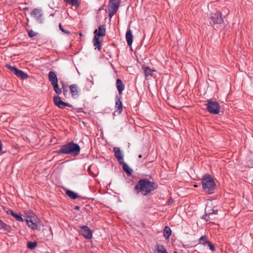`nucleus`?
Segmentation results:
<instances>
[{
    "instance_id": "nucleus-11",
    "label": "nucleus",
    "mask_w": 253,
    "mask_h": 253,
    "mask_svg": "<svg viewBox=\"0 0 253 253\" xmlns=\"http://www.w3.org/2000/svg\"><path fill=\"white\" fill-rule=\"evenodd\" d=\"M31 16L35 18L37 22L40 23L42 22V14L40 9L35 8L31 12Z\"/></svg>"
},
{
    "instance_id": "nucleus-4",
    "label": "nucleus",
    "mask_w": 253,
    "mask_h": 253,
    "mask_svg": "<svg viewBox=\"0 0 253 253\" xmlns=\"http://www.w3.org/2000/svg\"><path fill=\"white\" fill-rule=\"evenodd\" d=\"M28 226L32 230H40L42 223L39 218L34 213L26 219Z\"/></svg>"
},
{
    "instance_id": "nucleus-30",
    "label": "nucleus",
    "mask_w": 253,
    "mask_h": 253,
    "mask_svg": "<svg viewBox=\"0 0 253 253\" xmlns=\"http://www.w3.org/2000/svg\"><path fill=\"white\" fill-rule=\"evenodd\" d=\"M17 220L19 221H23V219L22 217H21V214H17Z\"/></svg>"
},
{
    "instance_id": "nucleus-2",
    "label": "nucleus",
    "mask_w": 253,
    "mask_h": 253,
    "mask_svg": "<svg viewBox=\"0 0 253 253\" xmlns=\"http://www.w3.org/2000/svg\"><path fill=\"white\" fill-rule=\"evenodd\" d=\"M81 151L80 146L74 142H69L60 146V149L56 151L58 154H68L72 156L78 155Z\"/></svg>"
},
{
    "instance_id": "nucleus-25",
    "label": "nucleus",
    "mask_w": 253,
    "mask_h": 253,
    "mask_svg": "<svg viewBox=\"0 0 253 253\" xmlns=\"http://www.w3.org/2000/svg\"><path fill=\"white\" fill-rule=\"evenodd\" d=\"M53 89L54 91L57 94H60L62 93V90L61 88L59 87L58 83L52 84Z\"/></svg>"
},
{
    "instance_id": "nucleus-28",
    "label": "nucleus",
    "mask_w": 253,
    "mask_h": 253,
    "mask_svg": "<svg viewBox=\"0 0 253 253\" xmlns=\"http://www.w3.org/2000/svg\"><path fill=\"white\" fill-rule=\"evenodd\" d=\"M6 66L15 75H16V67L15 66H12L7 64Z\"/></svg>"
},
{
    "instance_id": "nucleus-40",
    "label": "nucleus",
    "mask_w": 253,
    "mask_h": 253,
    "mask_svg": "<svg viewBox=\"0 0 253 253\" xmlns=\"http://www.w3.org/2000/svg\"><path fill=\"white\" fill-rule=\"evenodd\" d=\"M252 165L253 166V162H252Z\"/></svg>"
},
{
    "instance_id": "nucleus-23",
    "label": "nucleus",
    "mask_w": 253,
    "mask_h": 253,
    "mask_svg": "<svg viewBox=\"0 0 253 253\" xmlns=\"http://www.w3.org/2000/svg\"><path fill=\"white\" fill-rule=\"evenodd\" d=\"M171 233V231L170 228L168 226H166L164 230V236L166 239H169Z\"/></svg>"
},
{
    "instance_id": "nucleus-15",
    "label": "nucleus",
    "mask_w": 253,
    "mask_h": 253,
    "mask_svg": "<svg viewBox=\"0 0 253 253\" xmlns=\"http://www.w3.org/2000/svg\"><path fill=\"white\" fill-rule=\"evenodd\" d=\"M48 76L49 81L50 82L52 85L58 83L57 76L54 72L50 71Z\"/></svg>"
},
{
    "instance_id": "nucleus-29",
    "label": "nucleus",
    "mask_w": 253,
    "mask_h": 253,
    "mask_svg": "<svg viewBox=\"0 0 253 253\" xmlns=\"http://www.w3.org/2000/svg\"><path fill=\"white\" fill-rule=\"evenodd\" d=\"M6 212L8 214H11L14 217L16 218V212H15L11 210H7L6 211Z\"/></svg>"
},
{
    "instance_id": "nucleus-27",
    "label": "nucleus",
    "mask_w": 253,
    "mask_h": 253,
    "mask_svg": "<svg viewBox=\"0 0 253 253\" xmlns=\"http://www.w3.org/2000/svg\"><path fill=\"white\" fill-rule=\"evenodd\" d=\"M37 246L36 242H29L27 243V247L28 248L33 250L35 249Z\"/></svg>"
},
{
    "instance_id": "nucleus-20",
    "label": "nucleus",
    "mask_w": 253,
    "mask_h": 253,
    "mask_svg": "<svg viewBox=\"0 0 253 253\" xmlns=\"http://www.w3.org/2000/svg\"><path fill=\"white\" fill-rule=\"evenodd\" d=\"M123 164V168L124 171L128 175H131L132 170L124 162L122 163Z\"/></svg>"
},
{
    "instance_id": "nucleus-10",
    "label": "nucleus",
    "mask_w": 253,
    "mask_h": 253,
    "mask_svg": "<svg viewBox=\"0 0 253 253\" xmlns=\"http://www.w3.org/2000/svg\"><path fill=\"white\" fill-rule=\"evenodd\" d=\"M211 18L214 24H220L223 22L221 13L220 12H217L215 13H212L211 15Z\"/></svg>"
},
{
    "instance_id": "nucleus-35",
    "label": "nucleus",
    "mask_w": 253,
    "mask_h": 253,
    "mask_svg": "<svg viewBox=\"0 0 253 253\" xmlns=\"http://www.w3.org/2000/svg\"><path fill=\"white\" fill-rule=\"evenodd\" d=\"M59 29L61 30L62 29H63V28L62 27V25H61V24H59Z\"/></svg>"
},
{
    "instance_id": "nucleus-41",
    "label": "nucleus",
    "mask_w": 253,
    "mask_h": 253,
    "mask_svg": "<svg viewBox=\"0 0 253 253\" xmlns=\"http://www.w3.org/2000/svg\"><path fill=\"white\" fill-rule=\"evenodd\" d=\"M174 253H177V252H174Z\"/></svg>"
},
{
    "instance_id": "nucleus-33",
    "label": "nucleus",
    "mask_w": 253,
    "mask_h": 253,
    "mask_svg": "<svg viewBox=\"0 0 253 253\" xmlns=\"http://www.w3.org/2000/svg\"><path fill=\"white\" fill-rule=\"evenodd\" d=\"M61 31L65 34H70V32L69 31L65 30L64 28L62 29Z\"/></svg>"
},
{
    "instance_id": "nucleus-34",
    "label": "nucleus",
    "mask_w": 253,
    "mask_h": 253,
    "mask_svg": "<svg viewBox=\"0 0 253 253\" xmlns=\"http://www.w3.org/2000/svg\"><path fill=\"white\" fill-rule=\"evenodd\" d=\"M2 150V143H1V141L0 140V152Z\"/></svg>"
},
{
    "instance_id": "nucleus-17",
    "label": "nucleus",
    "mask_w": 253,
    "mask_h": 253,
    "mask_svg": "<svg viewBox=\"0 0 253 253\" xmlns=\"http://www.w3.org/2000/svg\"><path fill=\"white\" fill-rule=\"evenodd\" d=\"M116 87L117 88L119 94L121 95L122 94L123 91L125 89V85L123 84L122 81L120 79H118L117 80Z\"/></svg>"
},
{
    "instance_id": "nucleus-13",
    "label": "nucleus",
    "mask_w": 253,
    "mask_h": 253,
    "mask_svg": "<svg viewBox=\"0 0 253 253\" xmlns=\"http://www.w3.org/2000/svg\"><path fill=\"white\" fill-rule=\"evenodd\" d=\"M115 109L116 111L114 112L117 113L118 115H120L123 111V105L122 101L120 100V97L117 95L115 97Z\"/></svg>"
},
{
    "instance_id": "nucleus-39",
    "label": "nucleus",
    "mask_w": 253,
    "mask_h": 253,
    "mask_svg": "<svg viewBox=\"0 0 253 253\" xmlns=\"http://www.w3.org/2000/svg\"><path fill=\"white\" fill-rule=\"evenodd\" d=\"M217 212V211H216L215 213H214V214H215Z\"/></svg>"
},
{
    "instance_id": "nucleus-19",
    "label": "nucleus",
    "mask_w": 253,
    "mask_h": 253,
    "mask_svg": "<svg viewBox=\"0 0 253 253\" xmlns=\"http://www.w3.org/2000/svg\"><path fill=\"white\" fill-rule=\"evenodd\" d=\"M69 88L72 96L74 97L78 95L79 89L77 85L71 84L69 86Z\"/></svg>"
},
{
    "instance_id": "nucleus-22",
    "label": "nucleus",
    "mask_w": 253,
    "mask_h": 253,
    "mask_svg": "<svg viewBox=\"0 0 253 253\" xmlns=\"http://www.w3.org/2000/svg\"><path fill=\"white\" fill-rule=\"evenodd\" d=\"M17 77H19L22 79H26L28 77V75L22 71L17 69Z\"/></svg>"
},
{
    "instance_id": "nucleus-5",
    "label": "nucleus",
    "mask_w": 253,
    "mask_h": 253,
    "mask_svg": "<svg viewBox=\"0 0 253 253\" xmlns=\"http://www.w3.org/2000/svg\"><path fill=\"white\" fill-rule=\"evenodd\" d=\"M94 36L93 39L94 46L99 50L101 49L100 42L99 41V37H103L105 35L106 29L104 25H100L98 27V30H95Z\"/></svg>"
},
{
    "instance_id": "nucleus-16",
    "label": "nucleus",
    "mask_w": 253,
    "mask_h": 253,
    "mask_svg": "<svg viewBox=\"0 0 253 253\" xmlns=\"http://www.w3.org/2000/svg\"><path fill=\"white\" fill-rule=\"evenodd\" d=\"M126 38L127 44L130 46L132 44L133 41V35L132 34V31L130 29L126 31Z\"/></svg>"
},
{
    "instance_id": "nucleus-8",
    "label": "nucleus",
    "mask_w": 253,
    "mask_h": 253,
    "mask_svg": "<svg viewBox=\"0 0 253 253\" xmlns=\"http://www.w3.org/2000/svg\"><path fill=\"white\" fill-rule=\"evenodd\" d=\"M54 104L60 109H63L66 106L71 107L72 105L62 101L61 97L58 95L54 96L53 98Z\"/></svg>"
},
{
    "instance_id": "nucleus-38",
    "label": "nucleus",
    "mask_w": 253,
    "mask_h": 253,
    "mask_svg": "<svg viewBox=\"0 0 253 253\" xmlns=\"http://www.w3.org/2000/svg\"><path fill=\"white\" fill-rule=\"evenodd\" d=\"M208 214H209V215H211V214H212V213H211V212H210V213H209Z\"/></svg>"
},
{
    "instance_id": "nucleus-32",
    "label": "nucleus",
    "mask_w": 253,
    "mask_h": 253,
    "mask_svg": "<svg viewBox=\"0 0 253 253\" xmlns=\"http://www.w3.org/2000/svg\"><path fill=\"white\" fill-rule=\"evenodd\" d=\"M36 33L35 32H34V31H31L29 33V36L30 37H33L34 36H36Z\"/></svg>"
},
{
    "instance_id": "nucleus-26",
    "label": "nucleus",
    "mask_w": 253,
    "mask_h": 253,
    "mask_svg": "<svg viewBox=\"0 0 253 253\" xmlns=\"http://www.w3.org/2000/svg\"><path fill=\"white\" fill-rule=\"evenodd\" d=\"M67 3L72 5L78 6L79 3L78 0H64Z\"/></svg>"
},
{
    "instance_id": "nucleus-21",
    "label": "nucleus",
    "mask_w": 253,
    "mask_h": 253,
    "mask_svg": "<svg viewBox=\"0 0 253 253\" xmlns=\"http://www.w3.org/2000/svg\"><path fill=\"white\" fill-rule=\"evenodd\" d=\"M155 253H168L166 249L162 245H157Z\"/></svg>"
},
{
    "instance_id": "nucleus-14",
    "label": "nucleus",
    "mask_w": 253,
    "mask_h": 253,
    "mask_svg": "<svg viewBox=\"0 0 253 253\" xmlns=\"http://www.w3.org/2000/svg\"><path fill=\"white\" fill-rule=\"evenodd\" d=\"M114 152L115 157L120 164L124 162L123 155L120 149L118 147L114 148Z\"/></svg>"
},
{
    "instance_id": "nucleus-18",
    "label": "nucleus",
    "mask_w": 253,
    "mask_h": 253,
    "mask_svg": "<svg viewBox=\"0 0 253 253\" xmlns=\"http://www.w3.org/2000/svg\"><path fill=\"white\" fill-rule=\"evenodd\" d=\"M142 69L144 71L145 76L147 78L151 77L153 75V72L156 71V70L154 69H151L150 68L144 66H142Z\"/></svg>"
},
{
    "instance_id": "nucleus-36",
    "label": "nucleus",
    "mask_w": 253,
    "mask_h": 253,
    "mask_svg": "<svg viewBox=\"0 0 253 253\" xmlns=\"http://www.w3.org/2000/svg\"><path fill=\"white\" fill-rule=\"evenodd\" d=\"M79 209H80V207H79V206H76V207H75V210H79Z\"/></svg>"
},
{
    "instance_id": "nucleus-3",
    "label": "nucleus",
    "mask_w": 253,
    "mask_h": 253,
    "mask_svg": "<svg viewBox=\"0 0 253 253\" xmlns=\"http://www.w3.org/2000/svg\"><path fill=\"white\" fill-rule=\"evenodd\" d=\"M202 187L204 191L208 194L213 193L215 184L213 178L209 175H204L202 180Z\"/></svg>"
},
{
    "instance_id": "nucleus-31",
    "label": "nucleus",
    "mask_w": 253,
    "mask_h": 253,
    "mask_svg": "<svg viewBox=\"0 0 253 253\" xmlns=\"http://www.w3.org/2000/svg\"><path fill=\"white\" fill-rule=\"evenodd\" d=\"M62 88H63V93L65 95H66V93L67 92V86H65L64 84H63V86H62Z\"/></svg>"
},
{
    "instance_id": "nucleus-6",
    "label": "nucleus",
    "mask_w": 253,
    "mask_h": 253,
    "mask_svg": "<svg viewBox=\"0 0 253 253\" xmlns=\"http://www.w3.org/2000/svg\"><path fill=\"white\" fill-rule=\"evenodd\" d=\"M207 110L209 112L212 114H217L219 112L220 107L219 104L211 100L208 101L206 104Z\"/></svg>"
},
{
    "instance_id": "nucleus-1",
    "label": "nucleus",
    "mask_w": 253,
    "mask_h": 253,
    "mask_svg": "<svg viewBox=\"0 0 253 253\" xmlns=\"http://www.w3.org/2000/svg\"><path fill=\"white\" fill-rule=\"evenodd\" d=\"M158 187L157 184L146 179H142L138 181L134 187L137 193H141L146 196Z\"/></svg>"
},
{
    "instance_id": "nucleus-37",
    "label": "nucleus",
    "mask_w": 253,
    "mask_h": 253,
    "mask_svg": "<svg viewBox=\"0 0 253 253\" xmlns=\"http://www.w3.org/2000/svg\"><path fill=\"white\" fill-rule=\"evenodd\" d=\"M138 158H142V155H141V154H140V155H139L138 156Z\"/></svg>"
},
{
    "instance_id": "nucleus-12",
    "label": "nucleus",
    "mask_w": 253,
    "mask_h": 253,
    "mask_svg": "<svg viewBox=\"0 0 253 253\" xmlns=\"http://www.w3.org/2000/svg\"><path fill=\"white\" fill-rule=\"evenodd\" d=\"M203 244L204 246H208L210 247V249L211 251L213 252L215 251V248L214 246L211 243V242L208 241L207 237L206 236H202L199 239V243Z\"/></svg>"
},
{
    "instance_id": "nucleus-24",
    "label": "nucleus",
    "mask_w": 253,
    "mask_h": 253,
    "mask_svg": "<svg viewBox=\"0 0 253 253\" xmlns=\"http://www.w3.org/2000/svg\"><path fill=\"white\" fill-rule=\"evenodd\" d=\"M67 195L72 199H76L77 197V194L71 190H67L66 192Z\"/></svg>"
},
{
    "instance_id": "nucleus-9",
    "label": "nucleus",
    "mask_w": 253,
    "mask_h": 253,
    "mask_svg": "<svg viewBox=\"0 0 253 253\" xmlns=\"http://www.w3.org/2000/svg\"><path fill=\"white\" fill-rule=\"evenodd\" d=\"M80 228L81 229V234L85 238L90 239L92 238V232L88 226L83 225L80 226Z\"/></svg>"
},
{
    "instance_id": "nucleus-7",
    "label": "nucleus",
    "mask_w": 253,
    "mask_h": 253,
    "mask_svg": "<svg viewBox=\"0 0 253 253\" xmlns=\"http://www.w3.org/2000/svg\"><path fill=\"white\" fill-rule=\"evenodd\" d=\"M120 6V2L117 0H111L108 7L109 16L112 17L117 11Z\"/></svg>"
}]
</instances>
